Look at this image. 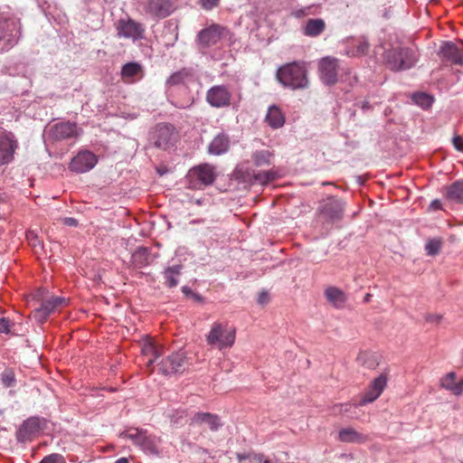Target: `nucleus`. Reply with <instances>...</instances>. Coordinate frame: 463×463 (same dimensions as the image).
Masks as SVG:
<instances>
[{"label": "nucleus", "instance_id": "obj_4", "mask_svg": "<svg viewBox=\"0 0 463 463\" xmlns=\"http://www.w3.org/2000/svg\"><path fill=\"white\" fill-rule=\"evenodd\" d=\"M21 37L19 18L10 14H0V52L13 48Z\"/></svg>", "mask_w": 463, "mask_h": 463}, {"label": "nucleus", "instance_id": "obj_6", "mask_svg": "<svg viewBox=\"0 0 463 463\" xmlns=\"http://www.w3.org/2000/svg\"><path fill=\"white\" fill-rule=\"evenodd\" d=\"M207 344L219 350L230 348L235 341V328L226 324L214 323L206 336Z\"/></svg>", "mask_w": 463, "mask_h": 463}, {"label": "nucleus", "instance_id": "obj_21", "mask_svg": "<svg viewBox=\"0 0 463 463\" xmlns=\"http://www.w3.org/2000/svg\"><path fill=\"white\" fill-rule=\"evenodd\" d=\"M41 420L38 417H31L25 420L16 431V440L24 443L40 430Z\"/></svg>", "mask_w": 463, "mask_h": 463}, {"label": "nucleus", "instance_id": "obj_59", "mask_svg": "<svg viewBox=\"0 0 463 463\" xmlns=\"http://www.w3.org/2000/svg\"><path fill=\"white\" fill-rule=\"evenodd\" d=\"M235 175H236L238 178H240V176H239V170H236V171H235Z\"/></svg>", "mask_w": 463, "mask_h": 463}, {"label": "nucleus", "instance_id": "obj_58", "mask_svg": "<svg viewBox=\"0 0 463 463\" xmlns=\"http://www.w3.org/2000/svg\"><path fill=\"white\" fill-rule=\"evenodd\" d=\"M353 81H356V77L355 76H353V78L349 80V84L352 85Z\"/></svg>", "mask_w": 463, "mask_h": 463}, {"label": "nucleus", "instance_id": "obj_41", "mask_svg": "<svg viewBox=\"0 0 463 463\" xmlns=\"http://www.w3.org/2000/svg\"><path fill=\"white\" fill-rule=\"evenodd\" d=\"M188 73L184 71H180L173 73L166 80V83L170 86L179 85L184 82Z\"/></svg>", "mask_w": 463, "mask_h": 463}, {"label": "nucleus", "instance_id": "obj_12", "mask_svg": "<svg viewBox=\"0 0 463 463\" xmlns=\"http://www.w3.org/2000/svg\"><path fill=\"white\" fill-rule=\"evenodd\" d=\"M66 303L67 299L63 297L51 296L43 299L40 307L33 310V317L37 323L43 324L52 314Z\"/></svg>", "mask_w": 463, "mask_h": 463}, {"label": "nucleus", "instance_id": "obj_42", "mask_svg": "<svg viewBox=\"0 0 463 463\" xmlns=\"http://www.w3.org/2000/svg\"><path fill=\"white\" fill-rule=\"evenodd\" d=\"M39 463H67L65 458L59 453H52L43 457Z\"/></svg>", "mask_w": 463, "mask_h": 463}, {"label": "nucleus", "instance_id": "obj_30", "mask_svg": "<svg viewBox=\"0 0 463 463\" xmlns=\"http://www.w3.org/2000/svg\"><path fill=\"white\" fill-rule=\"evenodd\" d=\"M326 29V23L321 18H311L306 22L304 34L309 37L320 35Z\"/></svg>", "mask_w": 463, "mask_h": 463}, {"label": "nucleus", "instance_id": "obj_18", "mask_svg": "<svg viewBox=\"0 0 463 463\" xmlns=\"http://www.w3.org/2000/svg\"><path fill=\"white\" fill-rule=\"evenodd\" d=\"M145 13L152 17L165 18L174 11L173 0H147Z\"/></svg>", "mask_w": 463, "mask_h": 463}, {"label": "nucleus", "instance_id": "obj_19", "mask_svg": "<svg viewBox=\"0 0 463 463\" xmlns=\"http://www.w3.org/2000/svg\"><path fill=\"white\" fill-rule=\"evenodd\" d=\"M369 47L368 40L364 36L350 38L345 43L342 52L348 57H360L367 53Z\"/></svg>", "mask_w": 463, "mask_h": 463}, {"label": "nucleus", "instance_id": "obj_26", "mask_svg": "<svg viewBox=\"0 0 463 463\" xmlns=\"http://www.w3.org/2000/svg\"><path fill=\"white\" fill-rule=\"evenodd\" d=\"M183 265L176 264L166 267L163 271L164 284L166 288H173L179 284V279L182 274Z\"/></svg>", "mask_w": 463, "mask_h": 463}, {"label": "nucleus", "instance_id": "obj_1", "mask_svg": "<svg viewBox=\"0 0 463 463\" xmlns=\"http://www.w3.org/2000/svg\"><path fill=\"white\" fill-rule=\"evenodd\" d=\"M276 78L283 87L293 90H305L309 85L307 70L303 61H293L280 66Z\"/></svg>", "mask_w": 463, "mask_h": 463}, {"label": "nucleus", "instance_id": "obj_3", "mask_svg": "<svg viewBox=\"0 0 463 463\" xmlns=\"http://www.w3.org/2000/svg\"><path fill=\"white\" fill-rule=\"evenodd\" d=\"M387 383V376L385 373L380 374L377 378H375L368 390L364 392L361 401L357 404L352 403H343L338 404L334 407V413H339L342 415H345L349 418L355 417L354 410L358 406H364L367 403L374 402L383 392Z\"/></svg>", "mask_w": 463, "mask_h": 463}, {"label": "nucleus", "instance_id": "obj_24", "mask_svg": "<svg viewBox=\"0 0 463 463\" xmlns=\"http://www.w3.org/2000/svg\"><path fill=\"white\" fill-rule=\"evenodd\" d=\"M142 355L147 358L146 365L152 366L154 363L164 354V348L156 344L151 338H146L141 347Z\"/></svg>", "mask_w": 463, "mask_h": 463}, {"label": "nucleus", "instance_id": "obj_44", "mask_svg": "<svg viewBox=\"0 0 463 463\" xmlns=\"http://www.w3.org/2000/svg\"><path fill=\"white\" fill-rule=\"evenodd\" d=\"M220 0H200L201 6L205 10H212L216 7Z\"/></svg>", "mask_w": 463, "mask_h": 463}, {"label": "nucleus", "instance_id": "obj_25", "mask_svg": "<svg viewBox=\"0 0 463 463\" xmlns=\"http://www.w3.org/2000/svg\"><path fill=\"white\" fill-rule=\"evenodd\" d=\"M231 139L228 134L221 132L217 134L208 145V153L213 156H221L228 152Z\"/></svg>", "mask_w": 463, "mask_h": 463}, {"label": "nucleus", "instance_id": "obj_37", "mask_svg": "<svg viewBox=\"0 0 463 463\" xmlns=\"http://www.w3.org/2000/svg\"><path fill=\"white\" fill-rule=\"evenodd\" d=\"M146 431V430H142V429H130V430L122 431L119 436L121 438H126V439H130L136 446L138 447Z\"/></svg>", "mask_w": 463, "mask_h": 463}, {"label": "nucleus", "instance_id": "obj_23", "mask_svg": "<svg viewBox=\"0 0 463 463\" xmlns=\"http://www.w3.org/2000/svg\"><path fill=\"white\" fill-rule=\"evenodd\" d=\"M162 440L159 437L145 432L138 448L146 455L159 456Z\"/></svg>", "mask_w": 463, "mask_h": 463}, {"label": "nucleus", "instance_id": "obj_35", "mask_svg": "<svg viewBox=\"0 0 463 463\" xmlns=\"http://www.w3.org/2000/svg\"><path fill=\"white\" fill-rule=\"evenodd\" d=\"M412 101L423 109L430 108L434 102L433 96L426 92H417L411 97Z\"/></svg>", "mask_w": 463, "mask_h": 463}, {"label": "nucleus", "instance_id": "obj_33", "mask_svg": "<svg viewBox=\"0 0 463 463\" xmlns=\"http://www.w3.org/2000/svg\"><path fill=\"white\" fill-rule=\"evenodd\" d=\"M326 299L335 307H341L345 302V293L337 288H328L326 292Z\"/></svg>", "mask_w": 463, "mask_h": 463}, {"label": "nucleus", "instance_id": "obj_8", "mask_svg": "<svg viewBox=\"0 0 463 463\" xmlns=\"http://www.w3.org/2000/svg\"><path fill=\"white\" fill-rule=\"evenodd\" d=\"M345 203L338 197L329 196L320 203L319 218L327 223H335L342 220Z\"/></svg>", "mask_w": 463, "mask_h": 463}, {"label": "nucleus", "instance_id": "obj_39", "mask_svg": "<svg viewBox=\"0 0 463 463\" xmlns=\"http://www.w3.org/2000/svg\"><path fill=\"white\" fill-rule=\"evenodd\" d=\"M357 360L360 364H362L363 365L369 369H373L377 364L375 355L366 352L360 353L357 357Z\"/></svg>", "mask_w": 463, "mask_h": 463}, {"label": "nucleus", "instance_id": "obj_29", "mask_svg": "<svg viewBox=\"0 0 463 463\" xmlns=\"http://www.w3.org/2000/svg\"><path fill=\"white\" fill-rule=\"evenodd\" d=\"M193 422L195 424H207L209 428L215 431L222 426L220 418L209 412H198L193 417Z\"/></svg>", "mask_w": 463, "mask_h": 463}, {"label": "nucleus", "instance_id": "obj_60", "mask_svg": "<svg viewBox=\"0 0 463 463\" xmlns=\"http://www.w3.org/2000/svg\"><path fill=\"white\" fill-rule=\"evenodd\" d=\"M36 242H38V241H34L32 243H33V246H36Z\"/></svg>", "mask_w": 463, "mask_h": 463}, {"label": "nucleus", "instance_id": "obj_38", "mask_svg": "<svg viewBox=\"0 0 463 463\" xmlns=\"http://www.w3.org/2000/svg\"><path fill=\"white\" fill-rule=\"evenodd\" d=\"M0 380L4 387H14L16 384V378L13 369L6 368L0 374Z\"/></svg>", "mask_w": 463, "mask_h": 463}, {"label": "nucleus", "instance_id": "obj_43", "mask_svg": "<svg viewBox=\"0 0 463 463\" xmlns=\"http://www.w3.org/2000/svg\"><path fill=\"white\" fill-rule=\"evenodd\" d=\"M456 373H449L445 377L441 379V386L450 391L454 385H456Z\"/></svg>", "mask_w": 463, "mask_h": 463}, {"label": "nucleus", "instance_id": "obj_9", "mask_svg": "<svg viewBox=\"0 0 463 463\" xmlns=\"http://www.w3.org/2000/svg\"><path fill=\"white\" fill-rule=\"evenodd\" d=\"M81 129L74 122L61 121L52 125L45 131L44 137L50 141H61L79 137Z\"/></svg>", "mask_w": 463, "mask_h": 463}, {"label": "nucleus", "instance_id": "obj_13", "mask_svg": "<svg viewBox=\"0 0 463 463\" xmlns=\"http://www.w3.org/2000/svg\"><path fill=\"white\" fill-rule=\"evenodd\" d=\"M188 364L185 353L178 351L166 356L165 359L158 363L159 371L165 375L181 373Z\"/></svg>", "mask_w": 463, "mask_h": 463}, {"label": "nucleus", "instance_id": "obj_7", "mask_svg": "<svg viewBox=\"0 0 463 463\" xmlns=\"http://www.w3.org/2000/svg\"><path fill=\"white\" fill-rule=\"evenodd\" d=\"M215 177L213 166L209 164H202L189 170L186 180L190 189L201 190L212 184Z\"/></svg>", "mask_w": 463, "mask_h": 463}, {"label": "nucleus", "instance_id": "obj_57", "mask_svg": "<svg viewBox=\"0 0 463 463\" xmlns=\"http://www.w3.org/2000/svg\"><path fill=\"white\" fill-rule=\"evenodd\" d=\"M362 109H369V104H368V102H366V101L363 102Z\"/></svg>", "mask_w": 463, "mask_h": 463}, {"label": "nucleus", "instance_id": "obj_52", "mask_svg": "<svg viewBox=\"0 0 463 463\" xmlns=\"http://www.w3.org/2000/svg\"><path fill=\"white\" fill-rule=\"evenodd\" d=\"M182 292L186 296V297H192L194 291L187 286H184L182 287Z\"/></svg>", "mask_w": 463, "mask_h": 463}, {"label": "nucleus", "instance_id": "obj_36", "mask_svg": "<svg viewBox=\"0 0 463 463\" xmlns=\"http://www.w3.org/2000/svg\"><path fill=\"white\" fill-rule=\"evenodd\" d=\"M272 154L269 150H257L251 158L257 166L269 165L271 164Z\"/></svg>", "mask_w": 463, "mask_h": 463}, {"label": "nucleus", "instance_id": "obj_54", "mask_svg": "<svg viewBox=\"0 0 463 463\" xmlns=\"http://www.w3.org/2000/svg\"><path fill=\"white\" fill-rule=\"evenodd\" d=\"M115 463H129L127 458H120L115 461Z\"/></svg>", "mask_w": 463, "mask_h": 463}, {"label": "nucleus", "instance_id": "obj_55", "mask_svg": "<svg viewBox=\"0 0 463 463\" xmlns=\"http://www.w3.org/2000/svg\"><path fill=\"white\" fill-rule=\"evenodd\" d=\"M27 238H28L29 240H31V238H32V241H38V240H37V237H36V236H34L33 232H29V233L27 234Z\"/></svg>", "mask_w": 463, "mask_h": 463}, {"label": "nucleus", "instance_id": "obj_49", "mask_svg": "<svg viewBox=\"0 0 463 463\" xmlns=\"http://www.w3.org/2000/svg\"><path fill=\"white\" fill-rule=\"evenodd\" d=\"M62 223L70 227H76L78 226L79 222L73 217H65L62 219Z\"/></svg>", "mask_w": 463, "mask_h": 463}, {"label": "nucleus", "instance_id": "obj_45", "mask_svg": "<svg viewBox=\"0 0 463 463\" xmlns=\"http://www.w3.org/2000/svg\"><path fill=\"white\" fill-rule=\"evenodd\" d=\"M0 333L9 334L10 333V320L6 317H0Z\"/></svg>", "mask_w": 463, "mask_h": 463}, {"label": "nucleus", "instance_id": "obj_56", "mask_svg": "<svg viewBox=\"0 0 463 463\" xmlns=\"http://www.w3.org/2000/svg\"><path fill=\"white\" fill-rule=\"evenodd\" d=\"M371 298H372V295H371V294H369V293H367V294L364 296V301L365 303H367V302H369V301H370Z\"/></svg>", "mask_w": 463, "mask_h": 463}, {"label": "nucleus", "instance_id": "obj_14", "mask_svg": "<svg viewBox=\"0 0 463 463\" xmlns=\"http://www.w3.org/2000/svg\"><path fill=\"white\" fill-rule=\"evenodd\" d=\"M97 162L98 159L95 154L89 150H82L71 159L69 168L78 174L86 173L91 170Z\"/></svg>", "mask_w": 463, "mask_h": 463}, {"label": "nucleus", "instance_id": "obj_11", "mask_svg": "<svg viewBox=\"0 0 463 463\" xmlns=\"http://www.w3.org/2000/svg\"><path fill=\"white\" fill-rule=\"evenodd\" d=\"M116 29L119 37L130 39L133 42L145 38V25L131 18L119 19L117 22Z\"/></svg>", "mask_w": 463, "mask_h": 463}, {"label": "nucleus", "instance_id": "obj_5", "mask_svg": "<svg viewBox=\"0 0 463 463\" xmlns=\"http://www.w3.org/2000/svg\"><path fill=\"white\" fill-rule=\"evenodd\" d=\"M319 78L326 86H333L339 80V73L350 74L348 68L342 66L340 60L335 57L326 56L318 62Z\"/></svg>", "mask_w": 463, "mask_h": 463}, {"label": "nucleus", "instance_id": "obj_31", "mask_svg": "<svg viewBox=\"0 0 463 463\" xmlns=\"http://www.w3.org/2000/svg\"><path fill=\"white\" fill-rule=\"evenodd\" d=\"M266 121L272 128H279L285 123V117L279 108L273 105L268 110Z\"/></svg>", "mask_w": 463, "mask_h": 463}, {"label": "nucleus", "instance_id": "obj_20", "mask_svg": "<svg viewBox=\"0 0 463 463\" xmlns=\"http://www.w3.org/2000/svg\"><path fill=\"white\" fill-rule=\"evenodd\" d=\"M16 148V140L11 132L0 135V164L9 163Z\"/></svg>", "mask_w": 463, "mask_h": 463}, {"label": "nucleus", "instance_id": "obj_10", "mask_svg": "<svg viewBox=\"0 0 463 463\" xmlns=\"http://www.w3.org/2000/svg\"><path fill=\"white\" fill-rule=\"evenodd\" d=\"M225 33L226 28L216 24H213L201 30L196 36V43L199 51L204 53L206 49L216 46L221 42Z\"/></svg>", "mask_w": 463, "mask_h": 463}, {"label": "nucleus", "instance_id": "obj_2", "mask_svg": "<svg viewBox=\"0 0 463 463\" xmlns=\"http://www.w3.org/2000/svg\"><path fill=\"white\" fill-rule=\"evenodd\" d=\"M384 60L392 71H406L415 66L419 53L413 47L397 46L385 52Z\"/></svg>", "mask_w": 463, "mask_h": 463}, {"label": "nucleus", "instance_id": "obj_16", "mask_svg": "<svg viewBox=\"0 0 463 463\" xmlns=\"http://www.w3.org/2000/svg\"><path fill=\"white\" fill-rule=\"evenodd\" d=\"M175 137V128L171 124H158L152 136L155 146L166 149L173 144Z\"/></svg>", "mask_w": 463, "mask_h": 463}, {"label": "nucleus", "instance_id": "obj_27", "mask_svg": "<svg viewBox=\"0 0 463 463\" xmlns=\"http://www.w3.org/2000/svg\"><path fill=\"white\" fill-rule=\"evenodd\" d=\"M443 194L445 198L450 202L462 203H463V180H458L450 185L443 188Z\"/></svg>", "mask_w": 463, "mask_h": 463}, {"label": "nucleus", "instance_id": "obj_40", "mask_svg": "<svg viewBox=\"0 0 463 463\" xmlns=\"http://www.w3.org/2000/svg\"><path fill=\"white\" fill-rule=\"evenodd\" d=\"M441 249V241L437 239L430 240L425 245V250L429 256L437 255Z\"/></svg>", "mask_w": 463, "mask_h": 463}, {"label": "nucleus", "instance_id": "obj_17", "mask_svg": "<svg viewBox=\"0 0 463 463\" xmlns=\"http://www.w3.org/2000/svg\"><path fill=\"white\" fill-rule=\"evenodd\" d=\"M443 61L463 65V45L452 42H444L439 51Z\"/></svg>", "mask_w": 463, "mask_h": 463}, {"label": "nucleus", "instance_id": "obj_53", "mask_svg": "<svg viewBox=\"0 0 463 463\" xmlns=\"http://www.w3.org/2000/svg\"><path fill=\"white\" fill-rule=\"evenodd\" d=\"M192 298L195 301H198V302H203V298L201 295H199L198 293H195V292L193 293Z\"/></svg>", "mask_w": 463, "mask_h": 463}, {"label": "nucleus", "instance_id": "obj_47", "mask_svg": "<svg viewBox=\"0 0 463 463\" xmlns=\"http://www.w3.org/2000/svg\"><path fill=\"white\" fill-rule=\"evenodd\" d=\"M269 300V295L267 291L262 290L258 296V303L260 305H266Z\"/></svg>", "mask_w": 463, "mask_h": 463}, {"label": "nucleus", "instance_id": "obj_28", "mask_svg": "<svg viewBox=\"0 0 463 463\" xmlns=\"http://www.w3.org/2000/svg\"><path fill=\"white\" fill-rule=\"evenodd\" d=\"M337 439L345 443L361 444L366 440V436L352 427H347L339 430Z\"/></svg>", "mask_w": 463, "mask_h": 463}, {"label": "nucleus", "instance_id": "obj_51", "mask_svg": "<svg viewBox=\"0 0 463 463\" xmlns=\"http://www.w3.org/2000/svg\"><path fill=\"white\" fill-rule=\"evenodd\" d=\"M430 207L432 210H440L442 208V203L439 199H435L430 203Z\"/></svg>", "mask_w": 463, "mask_h": 463}, {"label": "nucleus", "instance_id": "obj_48", "mask_svg": "<svg viewBox=\"0 0 463 463\" xmlns=\"http://www.w3.org/2000/svg\"><path fill=\"white\" fill-rule=\"evenodd\" d=\"M451 392H453L455 395H459L463 393V379H461L459 382L454 385V387L450 390Z\"/></svg>", "mask_w": 463, "mask_h": 463}, {"label": "nucleus", "instance_id": "obj_32", "mask_svg": "<svg viewBox=\"0 0 463 463\" xmlns=\"http://www.w3.org/2000/svg\"><path fill=\"white\" fill-rule=\"evenodd\" d=\"M150 250L147 247H138L132 254V262L137 268L149 264Z\"/></svg>", "mask_w": 463, "mask_h": 463}, {"label": "nucleus", "instance_id": "obj_50", "mask_svg": "<svg viewBox=\"0 0 463 463\" xmlns=\"http://www.w3.org/2000/svg\"><path fill=\"white\" fill-rule=\"evenodd\" d=\"M441 319L440 315H428L426 320L430 323H439Z\"/></svg>", "mask_w": 463, "mask_h": 463}, {"label": "nucleus", "instance_id": "obj_15", "mask_svg": "<svg viewBox=\"0 0 463 463\" xmlns=\"http://www.w3.org/2000/svg\"><path fill=\"white\" fill-rule=\"evenodd\" d=\"M232 93L224 85H215L206 92V101L213 108H224L231 104Z\"/></svg>", "mask_w": 463, "mask_h": 463}, {"label": "nucleus", "instance_id": "obj_34", "mask_svg": "<svg viewBox=\"0 0 463 463\" xmlns=\"http://www.w3.org/2000/svg\"><path fill=\"white\" fill-rule=\"evenodd\" d=\"M277 174L274 171H260L253 174L252 177L249 179L250 182L258 183L260 184H268L277 178Z\"/></svg>", "mask_w": 463, "mask_h": 463}, {"label": "nucleus", "instance_id": "obj_46", "mask_svg": "<svg viewBox=\"0 0 463 463\" xmlns=\"http://www.w3.org/2000/svg\"><path fill=\"white\" fill-rule=\"evenodd\" d=\"M452 143L458 151H463V137L460 136H455L452 138Z\"/></svg>", "mask_w": 463, "mask_h": 463}, {"label": "nucleus", "instance_id": "obj_22", "mask_svg": "<svg viewBox=\"0 0 463 463\" xmlns=\"http://www.w3.org/2000/svg\"><path fill=\"white\" fill-rule=\"evenodd\" d=\"M120 75L125 83H134L143 78V67L137 61L127 62L122 66Z\"/></svg>", "mask_w": 463, "mask_h": 463}]
</instances>
